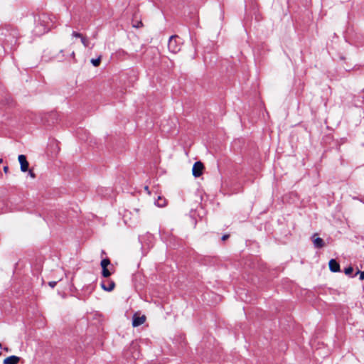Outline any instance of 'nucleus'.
Wrapping results in <instances>:
<instances>
[{
    "instance_id": "29",
    "label": "nucleus",
    "mask_w": 364,
    "mask_h": 364,
    "mask_svg": "<svg viewBox=\"0 0 364 364\" xmlns=\"http://www.w3.org/2000/svg\"><path fill=\"white\" fill-rule=\"evenodd\" d=\"M363 92H364V89H363Z\"/></svg>"
},
{
    "instance_id": "26",
    "label": "nucleus",
    "mask_w": 364,
    "mask_h": 364,
    "mask_svg": "<svg viewBox=\"0 0 364 364\" xmlns=\"http://www.w3.org/2000/svg\"><path fill=\"white\" fill-rule=\"evenodd\" d=\"M102 255H105V251H104V250H102Z\"/></svg>"
},
{
    "instance_id": "20",
    "label": "nucleus",
    "mask_w": 364,
    "mask_h": 364,
    "mask_svg": "<svg viewBox=\"0 0 364 364\" xmlns=\"http://www.w3.org/2000/svg\"><path fill=\"white\" fill-rule=\"evenodd\" d=\"M57 284V282L55 281H51V282H48V285L51 287V288H54Z\"/></svg>"
},
{
    "instance_id": "22",
    "label": "nucleus",
    "mask_w": 364,
    "mask_h": 364,
    "mask_svg": "<svg viewBox=\"0 0 364 364\" xmlns=\"http://www.w3.org/2000/svg\"><path fill=\"white\" fill-rule=\"evenodd\" d=\"M29 175L31 176V177L32 178H35L36 177V175L32 172V171H29Z\"/></svg>"
},
{
    "instance_id": "5",
    "label": "nucleus",
    "mask_w": 364,
    "mask_h": 364,
    "mask_svg": "<svg viewBox=\"0 0 364 364\" xmlns=\"http://www.w3.org/2000/svg\"><path fill=\"white\" fill-rule=\"evenodd\" d=\"M316 235L317 234H314L311 237L314 247L317 249L323 247L326 245L324 240L319 237H316Z\"/></svg>"
},
{
    "instance_id": "3",
    "label": "nucleus",
    "mask_w": 364,
    "mask_h": 364,
    "mask_svg": "<svg viewBox=\"0 0 364 364\" xmlns=\"http://www.w3.org/2000/svg\"><path fill=\"white\" fill-rule=\"evenodd\" d=\"M100 286L103 290L106 291H112L115 287V283L112 280L102 281Z\"/></svg>"
},
{
    "instance_id": "25",
    "label": "nucleus",
    "mask_w": 364,
    "mask_h": 364,
    "mask_svg": "<svg viewBox=\"0 0 364 364\" xmlns=\"http://www.w3.org/2000/svg\"><path fill=\"white\" fill-rule=\"evenodd\" d=\"M71 55L74 58L75 57V52L73 51L71 54Z\"/></svg>"
},
{
    "instance_id": "2",
    "label": "nucleus",
    "mask_w": 364,
    "mask_h": 364,
    "mask_svg": "<svg viewBox=\"0 0 364 364\" xmlns=\"http://www.w3.org/2000/svg\"><path fill=\"white\" fill-rule=\"evenodd\" d=\"M204 165L201 161H196L194 163L192 168V173L194 177H200L203 174Z\"/></svg>"
},
{
    "instance_id": "24",
    "label": "nucleus",
    "mask_w": 364,
    "mask_h": 364,
    "mask_svg": "<svg viewBox=\"0 0 364 364\" xmlns=\"http://www.w3.org/2000/svg\"><path fill=\"white\" fill-rule=\"evenodd\" d=\"M144 189H145V191H146L149 194H150V191H149V187H148V186H145Z\"/></svg>"
},
{
    "instance_id": "9",
    "label": "nucleus",
    "mask_w": 364,
    "mask_h": 364,
    "mask_svg": "<svg viewBox=\"0 0 364 364\" xmlns=\"http://www.w3.org/2000/svg\"><path fill=\"white\" fill-rule=\"evenodd\" d=\"M48 16L46 14H41L39 17V21L41 23H45L43 25L45 31L48 32L50 29V26L49 23L47 21V19H48Z\"/></svg>"
},
{
    "instance_id": "1",
    "label": "nucleus",
    "mask_w": 364,
    "mask_h": 364,
    "mask_svg": "<svg viewBox=\"0 0 364 364\" xmlns=\"http://www.w3.org/2000/svg\"><path fill=\"white\" fill-rule=\"evenodd\" d=\"M178 36L176 35L171 36L168 43V48L170 52L177 53L181 50V43L178 41Z\"/></svg>"
},
{
    "instance_id": "27",
    "label": "nucleus",
    "mask_w": 364,
    "mask_h": 364,
    "mask_svg": "<svg viewBox=\"0 0 364 364\" xmlns=\"http://www.w3.org/2000/svg\"><path fill=\"white\" fill-rule=\"evenodd\" d=\"M3 160L0 159V164L2 163Z\"/></svg>"
},
{
    "instance_id": "4",
    "label": "nucleus",
    "mask_w": 364,
    "mask_h": 364,
    "mask_svg": "<svg viewBox=\"0 0 364 364\" xmlns=\"http://www.w3.org/2000/svg\"><path fill=\"white\" fill-rule=\"evenodd\" d=\"M18 159L21 166V171L22 172L27 171L28 170L29 164L27 161L26 156L21 154L18 156Z\"/></svg>"
},
{
    "instance_id": "18",
    "label": "nucleus",
    "mask_w": 364,
    "mask_h": 364,
    "mask_svg": "<svg viewBox=\"0 0 364 364\" xmlns=\"http://www.w3.org/2000/svg\"><path fill=\"white\" fill-rule=\"evenodd\" d=\"M358 274H360V278H359V279H360V280H363V279H364V271H363V272H361V271H360V270H358V271L355 273V274H353V275L352 276V277H355L356 275H358Z\"/></svg>"
},
{
    "instance_id": "6",
    "label": "nucleus",
    "mask_w": 364,
    "mask_h": 364,
    "mask_svg": "<svg viewBox=\"0 0 364 364\" xmlns=\"http://www.w3.org/2000/svg\"><path fill=\"white\" fill-rule=\"evenodd\" d=\"M9 31L6 30L5 33L2 32L1 34L4 35L5 37L6 38V37H8L7 33H9ZM9 37H11V39L9 40V39L6 38L4 41L6 43L10 42L11 43H12L13 42H14L16 43V38H17V31L15 29H11V32L9 34Z\"/></svg>"
},
{
    "instance_id": "17",
    "label": "nucleus",
    "mask_w": 364,
    "mask_h": 364,
    "mask_svg": "<svg viewBox=\"0 0 364 364\" xmlns=\"http://www.w3.org/2000/svg\"><path fill=\"white\" fill-rule=\"evenodd\" d=\"M81 42L83 44V46L85 47H89V45H90V41H88V39L84 36H82L81 38Z\"/></svg>"
},
{
    "instance_id": "28",
    "label": "nucleus",
    "mask_w": 364,
    "mask_h": 364,
    "mask_svg": "<svg viewBox=\"0 0 364 364\" xmlns=\"http://www.w3.org/2000/svg\"><path fill=\"white\" fill-rule=\"evenodd\" d=\"M0 348H1V343H0Z\"/></svg>"
},
{
    "instance_id": "12",
    "label": "nucleus",
    "mask_w": 364,
    "mask_h": 364,
    "mask_svg": "<svg viewBox=\"0 0 364 364\" xmlns=\"http://www.w3.org/2000/svg\"><path fill=\"white\" fill-rule=\"evenodd\" d=\"M111 274V272L107 268L102 269V275L103 277L108 278Z\"/></svg>"
},
{
    "instance_id": "13",
    "label": "nucleus",
    "mask_w": 364,
    "mask_h": 364,
    "mask_svg": "<svg viewBox=\"0 0 364 364\" xmlns=\"http://www.w3.org/2000/svg\"><path fill=\"white\" fill-rule=\"evenodd\" d=\"M100 62H101V56H99L97 58H95V59L93 58L91 60V63L95 67L99 66L100 64Z\"/></svg>"
},
{
    "instance_id": "19",
    "label": "nucleus",
    "mask_w": 364,
    "mask_h": 364,
    "mask_svg": "<svg viewBox=\"0 0 364 364\" xmlns=\"http://www.w3.org/2000/svg\"><path fill=\"white\" fill-rule=\"evenodd\" d=\"M72 36L73 37L80 38L83 36L80 33H78L77 31H73Z\"/></svg>"
},
{
    "instance_id": "7",
    "label": "nucleus",
    "mask_w": 364,
    "mask_h": 364,
    "mask_svg": "<svg viewBox=\"0 0 364 364\" xmlns=\"http://www.w3.org/2000/svg\"><path fill=\"white\" fill-rule=\"evenodd\" d=\"M329 269L332 272H339L341 271L339 263L335 259H331L328 262Z\"/></svg>"
},
{
    "instance_id": "14",
    "label": "nucleus",
    "mask_w": 364,
    "mask_h": 364,
    "mask_svg": "<svg viewBox=\"0 0 364 364\" xmlns=\"http://www.w3.org/2000/svg\"><path fill=\"white\" fill-rule=\"evenodd\" d=\"M155 203L159 207H163L165 205V199L159 196L158 200L155 202Z\"/></svg>"
},
{
    "instance_id": "8",
    "label": "nucleus",
    "mask_w": 364,
    "mask_h": 364,
    "mask_svg": "<svg viewBox=\"0 0 364 364\" xmlns=\"http://www.w3.org/2000/svg\"><path fill=\"white\" fill-rule=\"evenodd\" d=\"M145 321V316H137L136 315H134L133 319H132V326L134 327L139 326L140 325L143 324Z\"/></svg>"
},
{
    "instance_id": "10",
    "label": "nucleus",
    "mask_w": 364,
    "mask_h": 364,
    "mask_svg": "<svg viewBox=\"0 0 364 364\" xmlns=\"http://www.w3.org/2000/svg\"><path fill=\"white\" fill-rule=\"evenodd\" d=\"M20 360V358L16 355H11L4 360V364H17Z\"/></svg>"
},
{
    "instance_id": "15",
    "label": "nucleus",
    "mask_w": 364,
    "mask_h": 364,
    "mask_svg": "<svg viewBox=\"0 0 364 364\" xmlns=\"http://www.w3.org/2000/svg\"><path fill=\"white\" fill-rule=\"evenodd\" d=\"M353 272V268L351 267V266H349L346 268L344 269V273L348 275V276H350L352 277L353 275L352 273Z\"/></svg>"
},
{
    "instance_id": "21",
    "label": "nucleus",
    "mask_w": 364,
    "mask_h": 364,
    "mask_svg": "<svg viewBox=\"0 0 364 364\" xmlns=\"http://www.w3.org/2000/svg\"><path fill=\"white\" fill-rule=\"evenodd\" d=\"M229 237H230V235H228V234L223 235L222 236V240H223V241H224V240H226Z\"/></svg>"
},
{
    "instance_id": "23",
    "label": "nucleus",
    "mask_w": 364,
    "mask_h": 364,
    "mask_svg": "<svg viewBox=\"0 0 364 364\" xmlns=\"http://www.w3.org/2000/svg\"><path fill=\"white\" fill-rule=\"evenodd\" d=\"M9 171V167L7 166L4 167V171L6 173Z\"/></svg>"
},
{
    "instance_id": "11",
    "label": "nucleus",
    "mask_w": 364,
    "mask_h": 364,
    "mask_svg": "<svg viewBox=\"0 0 364 364\" xmlns=\"http://www.w3.org/2000/svg\"><path fill=\"white\" fill-rule=\"evenodd\" d=\"M109 264H110V260H109V258H105L100 262V265L102 267V269L107 268V266L109 265Z\"/></svg>"
},
{
    "instance_id": "16",
    "label": "nucleus",
    "mask_w": 364,
    "mask_h": 364,
    "mask_svg": "<svg viewBox=\"0 0 364 364\" xmlns=\"http://www.w3.org/2000/svg\"><path fill=\"white\" fill-rule=\"evenodd\" d=\"M126 55H127V53L126 51H124V50H122V49H119V50L116 52V55H117V57H118V58L124 57V56H125Z\"/></svg>"
}]
</instances>
